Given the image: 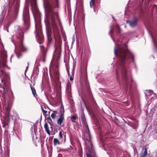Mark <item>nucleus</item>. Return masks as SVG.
<instances>
[{
	"mask_svg": "<svg viewBox=\"0 0 157 157\" xmlns=\"http://www.w3.org/2000/svg\"><path fill=\"white\" fill-rule=\"evenodd\" d=\"M72 118L74 119H75L76 118V117L75 116H72Z\"/></svg>",
	"mask_w": 157,
	"mask_h": 157,
	"instance_id": "26",
	"label": "nucleus"
},
{
	"mask_svg": "<svg viewBox=\"0 0 157 157\" xmlns=\"http://www.w3.org/2000/svg\"><path fill=\"white\" fill-rule=\"evenodd\" d=\"M150 94H151L153 93V92L152 91H150Z\"/></svg>",
	"mask_w": 157,
	"mask_h": 157,
	"instance_id": "27",
	"label": "nucleus"
},
{
	"mask_svg": "<svg viewBox=\"0 0 157 157\" xmlns=\"http://www.w3.org/2000/svg\"><path fill=\"white\" fill-rule=\"evenodd\" d=\"M18 58H20V56H21V55L20 53H17L16 54Z\"/></svg>",
	"mask_w": 157,
	"mask_h": 157,
	"instance_id": "20",
	"label": "nucleus"
},
{
	"mask_svg": "<svg viewBox=\"0 0 157 157\" xmlns=\"http://www.w3.org/2000/svg\"><path fill=\"white\" fill-rule=\"evenodd\" d=\"M33 0V3H35V0Z\"/></svg>",
	"mask_w": 157,
	"mask_h": 157,
	"instance_id": "28",
	"label": "nucleus"
},
{
	"mask_svg": "<svg viewBox=\"0 0 157 157\" xmlns=\"http://www.w3.org/2000/svg\"><path fill=\"white\" fill-rule=\"evenodd\" d=\"M152 40L153 43L154 45V47L156 49H157V44L156 42L153 39V38L152 36Z\"/></svg>",
	"mask_w": 157,
	"mask_h": 157,
	"instance_id": "13",
	"label": "nucleus"
},
{
	"mask_svg": "<svg viewBox=\"0 0 157 157\" xmlns=\"http://www.w3.org/2000/svg\"><path fill=\"white\" fill-rule=\"evenodd\" d=\"M54 144L55 145L57 144H59V140L56 138H55L54 139Z\"/></svg>",
	"mask_w": 157,
	"mask_h": 157,
	"instance_id": "15",
	"label": "nucleus"
},
{
	"mask_svg": "<svg viewBox=\"0 0 157 157\" xmlns=\"http://www.w3.org/2000/svg\"><path fill=\"white\" fill-rule=\"evenodd\" d=\"M64 119V117L63 116H60V118L58 119V124L60 125H61V123L62 122L63 120Z\"/></svg>",
	"mask_w": 157,
	"mask_h": 157,
	"instance_id": "8",
	"label": "nucleus"
},
{
	"mask_svg": "<svg viewBox=\"0 0 157 157\" xmlns=\"http://www.w3.org/2000/svg\"><path fill=\"white\" fill-rule=\"evenodd\" d=\"M47 10L52 13L53 11V7L50 5H48L47 7Z\"/></svg>",
	"mask_w": 157,
	"mask_h": 157,
	"instance_id": "10",
	"label": "nucleus"
},
{
	"mask_svg": "<svg viewBox=\"0 0 157 157\" xmlns=\"http://www.w3.org/2000/svg\"><path fill=\"white\" fill-rule=\"evenodd\" d=\"M112 18H113V19H114V17H113V16H112Z\"/></svg>",
	"mask_w": 157,
	"mask_h": 157,
	"instance_id": "29",
	"label": "nucleus"
},
{
	"mask_svg": "<svg viewBox=\"0 0 157 157\" xmlns=\"http://www.w3.org/2000/svg\"><path fill=\"white\" fill-rule=\"evenodd\" d=\"M51 117L53 119H54L56 117V114L55 113H53L51 115Z\"/></svg>",
	"mask_w": 157,
	"mask_h": 157,
	"instance_id": "18",
	"label": "nucleus"
},
{
	"mask_svg": "<svg viewBox=\"0 0 157 157\" xmlns=\"http://www.w3.org/2000/svg\"><path fill=\"white\" fill-rule=\"evenodd\" d=\"M118 70L117 69L116 70V74L117 75V79H118V76H117V74H118Z\"/></svg>",
	"mask_w": 157,
	"mask_h": 157,
	"instance_id": "23",
	"label": "nucleus"
},
{
	"mask_svg": "<svg viewBox=\"0 0 157 157\" xmlns=\"http://www.w3.org/2000/svg\"><path fill=\"white\" fill-rule=\"evenodd\" d=\"M116 27L117 34V35H120V34L121 33V30L120 28L119 25L117 24L116 25Z\"/></svg>",
	"mask_w": 157,
	"mask_h": 157,
	"instance_id": "7",
	"label": "nucleus"
},
{
	"mask_svg": "<svg viewBox=\"0 0 157 157\" xmlns=\"http://www.w3.org/2000/svg\"><path fill=\"white\" fill-rule=\"evenodd\" d=\"M31 89L32 91L33 95L35 96V94L36 93V90L34 89H33L32 87H31Z\"/></svg>",
	"mask_w": 157,
	"mask_h": 157,
	"instance_id": "17",
	"label": "nucleus"
},
{
	"mask_svg": "<svg viewBox=\"0 0 157 157\" xmlns=\"http://www.w3.org/2000/svg\"><path fill=\"white\" fill-rule=\"evenodd\" d=\"M21 50L23 52H26L27 50L28 49L25 45H22L21 46Z\"/></svg>",
	"mask_w": 157,
	"mask_h": 157,
	"instance_id": "14",
	"label": "nucleus"
},
{
	"mask_svg": "<svg viewBox=\"0 0 157 157\" xmlns=\"http://www.w3.org/2000/svg\"><path fill=\"white\" fill-rule=\"evenodd\" d=\"M81 6L82 8V9H81V11L82 12V13H83V5H82V3H81Z\"/></svg>",
	"mask_w": 157,
	"mask_h": 157,
	"instance_id": "22",
	"label": "nucleus"
},
{
	"mask_svg": "<svg viewBox=\"0 0 157 157\" xmlns=\"http://www.w3.org/2000/svg\"><path fill=\"white\" fill-rule=\"evenodd\" d=\"M137 21V20L135 18L132 21L127 20L126 21V22L127 23L129 24L131 27L134 28L136 26Z\"/></svg>",
	"mask_w": 157,
	"mask_h": 157,
	"instance_id": "3",
	"label": "nucleus"
},
{
	"mask_svg": "<svg viewBox=\"0 0 157 157\" xmlns=\"http://www.w3.org/2000/svg\"><path fill=\"white\" fill-rule=\"evenodd\" d=\"M84 17H85V15L84 14H82V18L83 20H84Z\"/></svg>",
	"mask_w": 157,
	"mask_h": 157,
	"instance_id": "24",
	"label": "nucleus"
},
{
	"mask_svg": "<svg viewBox=\"0 0 157 157\" xmlns=\"http://www.w3.org/2000/svg\"><path fill=\"white\" fill-rule=\"evenodd\" d=\"M86 155L87 157H93L91 154L90 153H87Z\"/></svg>",
	"mask_w": 157,
	"mask_h": 157,
	"instance_id": "21",
	"label": "nucleus"
},
{
	"mask_svg": "<svg viewBox=\"0 0 157 157\" xmlns=\"http://www.w3.org/2000/svg\"><path fill=\"white\" fill-rule=\"evenodd\" d=\"M28 10L26 9L25 13H24L23 14V19L25 22L28 19Z\"/></svg>",
	"mask_w": 157,
	"mask_h": 157,
	"instance_id": "5",
	"label": "nucleus"
},
{
	"mask_svg": "<svg viewBox=\"0 0 157 157\" xmlns=\"http://www.w3.org/2000/svg\"><path fill=\"white\" fill-rule=\"evenodd\" d=\"M50 127L49 128L48 125L47 123L45 124L44 126L46 131L49 134H50V132L53 130L52 126L50 124Z\"/></svg>",
	"mask_w": 157,
	"mask_h": 157,
	"instance_id": "4",
	"label": "nucleus"
},
{
	"mask_svg": "<svg viewBox=\"0 0 157 157\" xmlns=\"http://www.w3.org/2000/svg\"><path fill=\"white\" fill-rule=\"evenodd\" d=\"M114 30L113 29H112L111 28V27H110V31L109 33V35L111 36V37L112 39H113V36H112V34L114 33Z\"/></svg>",
	"mask_w": 157,
	"mask_h": 157,
	"instance_id": "12",
	"label": "nucleus"
},
{
	"mask_svg": "<svg viewBox=\"0 0 157 157\" xmlns=\"http://www.w3.org/2000/svg\"><path fill=\"white\" fill-rule=\"evenodd\" d=\"M42 110L44 113H47V111L44 110L43 109Z\"/></svg>",
	"mask_w": 157,
	"mask_h": 157,
	"instance_id": "25",
	"label": "nucleus"
},
{
	"mask_svg": "<svg viewBox=\"0 0 157 157\" xmlns=\"http://www.w3.org/2000/svg\"><path fill=\"white\" fill-rule=\"evenodd\" d=\"M95 4V0H91L90 1V6L91 8L94 6Z\"/></svg>",
	"mask_w": 157,
	"mask_h": 157,
	"instance_id": "11",
	"label": "nucleus"
},
{
	"mask_svg": "<svg viewBox=\"0 0 157 157\" xmlns=\"http://www.w3.org/2000/svg\"><path fill=\"white\" fill-rule=\"evenodd\" d=\"M81 120L84 128L85 129V131H83V138L85 140L86 150L87 151L91 153L93 150L92 144L91 141V137L90 135L89 130L84 115H82L81 117Z\"/></svg>",
	"mask_w": 157,
	"mask_h": 157,
	"instance_id": "2",
	"label": "nucleus"
},
{
	"mask_svg": "<svg viewBox=\"0 0 157 157\" xmlns=\"http://www.w3.org/2000/svg\"><path fill=\"white\" fill-rule=\"evenodd\" d=\"M1 56L2 58L3 57L4 59H5L7 55L5 52H3L1 54Z\"/></svg>",
	"mask_w": 157,
	"mask_h": 157,
	"instance_id": "16",
	"label": "nucleus"
},
{
	"mask_svg": "<svg viewBox=\"0 0 157 157\" xmlns=\"http://www.w3.org/2000/svg\"><path fill=\"white\" fill-rule=\"evenodd\" d=\"M147 155V150L145 148L144 151V152H143L142 154L140 155L141 156L140 157H145Z\"/></svg>",
	"mask_w": 157,
	"mask_h": 157,
	"instance_id": "9",
	"label": "nucleus"
},
{
	"mask_svg": "<svg viewBox=\"0 0 157 157\" xmlns=\"http://www.w3.org/2000/svg\"><path fill=\"white\" fill-rule=\"evenodd\" d=\"M59 136L61 138H62L63 135H62V132H59Z\"/></svg>",
	"mask_w": 157,
	"mask_h": 157,
	"instance_id": "19",
	"label": "nucleus"
},
{
	"mask_svg": "<svg viewBox=\"0 0 157 157\" xmlns=\"http://www.w3.org/2000/svg\"><path fill=\"white\" fill-rule=\"evenodd\" d=\"M114 54L118 55L119 57V64L122 69V73L124 79L126 77L127 71L124 67L125 64L128 62V59H132L134 61V58L133 54L127 49L125 45L120 47L118 50L116 48H114Z\"/></svg>",
	"mask_w": 157,
	"mask_h": 157,
	"instance_id": "1",
	"label": "nucleus"
},
{
	"mask_svg": "<svg viewBox=\"0 0 157 157\" xmlns=\"http://www.w3.org/2000/svg\"><path fill=\"white\" fill-rule=\"evenodd\" d=\"M67 71L68 72V75L70 76V80L71 81L73 80V76L74 75V71L72 69L71 72L67 70Z\"/></svg>",
	"mask_w": 157,
	"mask_h": 157,
	"instance_id": "6",
	"label": "nucleus"
}]
</instances>
